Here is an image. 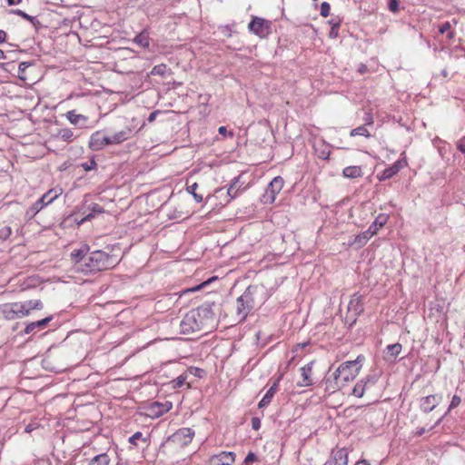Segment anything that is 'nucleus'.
I'll use <instances>...</instances> for the list:
<instances>
[{"mask_svg":"<svg viewBox=\"0 0 465 465\" xmlns=\"http://www.w3.org/2000/svg\"><path fill=\"white\" fill-rule=\"evenodd\" d=\"M221 304L215 302H205L196 309L189 311L180 322L181 333L192 335L199 332H209L215 328Z\"/></svg>","mask_w":465,"mask_h":465,"instance_id":"f257e3e1","label":"nucleus"},{"mask_svg":"<svg viewBox=\"0 0 465 465\" xmlns=\"http://www.w3.org/2000/svg\"><path fill=\"white\" fill-rule=\"evenodd\" d=\"M362 357L358 356L354 361H348L341 363L333 372V379L326 380V391L334 392L341 390L352 381L359 374L361 365L360 364Z\"/></svg>","mask_w":465,"mask_h":465,"instance_id":"f03ea898","label":"nucleus"},{"mask_svg":"<svg viewBox=\"0 0 465 465\" xmlns=\"http://www.w3.org/2000/svg\"><path fill=\"white\" fill-rule=\"evenodd\" d=\"M263 293V288L257 285L249 286L236 300V314L239 322L246 319L257 303V296Z\"/></svg>","mask_w":465,"mask_h":465,"instance_id":"7ed1b4c3","label":"nucleus"},{"mask_svg":"<svg viewBox=\"0 0 465 465\" xmlns=\"http://www.w3.org/2000/svg\"><path fill=\"white\" fill-rule=\"evenodd\" d=\"M87 261L85 266L90 272L112 269L119 262L116 255L110 254L102 250L89 253Z\"/></svg>","mask_w":465,"mask_h":465,"instance_id":"20e7f679","label":"nucleus"},{"mask_svg":"<svg viewBox=\"0 0 465 465\" xmlns=\"http://www.w3.org/2000/svg\"><path fill=\"white\" fill-rule=\"evenodd\" d=\"M63 193L60 187L52 188L42 195L31 207L33 215L40 212L45 206L52 203Z\"/></svg>","mask_w":465,"mask_h":465,"instance_id":"39448f33","label":"nucleus"},{"mask_svg":"<svg viewBox=\"0 0 465 465\" xmlns=\"http://www.w3.org/2000/svg\"><path fill=\"white\" fill-rule=\"evenodd\" d=\"M249 30L260 37H266L271 33V22L254 16L248 25Z\"/></svg>","mask_w":465,"mask_h":465,"instance_id":"423d86ee","label":"nucleus"},{"mask_svg":"<svg viewBox=\"0 0 465 465\" xmlns=\"http://www.w3.org/2000/svg\"><path fill=\"white\" fill-rule=\"evenodd\" d=\"M173 407L171 401L159 402L153 401L145 407V415L152 419H156L168 412Z\"/></svg>","mask_w":465,"mask_h":465,"instance_id":"0eeeda50","label":"nucleus"},{"mask_svg":"<svg viewBox=\"0 0 465 465\" xmlns=\"http://www.w3.org/2000/svg\"><path fill=\"white\" fill-rule=\"evenodd\" d=\"M194 430L191 428H182L171 435L168 440L180 446H187L193 440Z\"/></svg>","mask_w":465,"mask_h":465,"instance_id":"6e6552de","label":"nucleus"},{"mask_svg":"<svg viewBox=\"0 0 465 465\" xmlns=\"http://www.w3.org/2000/svg\"><path fill=\"white\" fill-rule=\"evenodd\" d=\"M283 179L281 176H276L272 179V181L269 183L266 193L264 194L265 202L270 201L272 203L275 200V196L279 193L283 187Z\"/></svg>","mask_w":465,"mask_h":465,"instance_id":"1a4fd4ad","label":"nucleus"},{"mask_svg":"<svg viewBox=\"0 0 465 465\" xmlns=\"http://www.w3.org/2000/svg\"><path fill=\"white\" fill-rule=\"evenodd\" d=\"M109 144H111L110 136L103 134L100 131L94 133L90 137L89 147L94 151H99Z\"/></svg>","mask_w":465,"mask_h":465,"instance_id":"9d476101","label":"nucleus"},{"mask_svg":"<svg viewBox=\"0 0 465 465\" xmlns=\"http://www.w3.org/2000/svg\"><path fill=\"white\" fill-rule=\"evenodd\" d=\"M235 460V453L232 451H222L210 459V465H232Z\"/></svg>","mask_w":465,"mask_h":465,"instance_id":"9b49d317","label":"nucleus"},{"mask_svg":"<svg viewBox=\"0 0 465 465\" xmlns=\"http://www.w3.org/2000/svg\"><path fill=\"white\" fill-rule=\"evenodd\" d=\"M439 404L438 395H429L420 399V407L423 412H430Z\"/></svg>","mask_w":465,"mask_h":465,"instance_id":"f8f14e48","label":"nucleus"},{"mask_svg":"<svg viewBox=\"0 0 465 465\" xmlns=\"http://www.w3.org/2000/svg\"><path fill=\"white\" fill-rule=\"evenodd\" d=\"M282 379V376H280L273 383L272 385L270 387V389L267 391V392L265 393V395L263 396V398L260 401L259 404H258V407L260 409L262 408H264L266 406H268L273 396L275 395V393L277 392L278 391V387H279V382Z\"/></svg>","mask_w":465,"mask_h":465,"instance_id":"ddd939ff","label":"nucleus"},{"mask_svg":"<svg viewBox=\"0 0 465 465\" xmlns=\"http://www.w3.org/2000/svg\"><path fill=\"white\" fill-rule=\"evenodd\" d=\"M133 135V129L129 126H125L123 130L115 133L110 136L111 144H119L128 140Z\"/></svg>","mask_w":465,"mask_h":465,"instance_id":"4468645a","label":"nucleus"},{"mask_svg":"<svg viewBox=\"0 0 465 465\" xmlns=\"http://www.w3.org/2000/svg\"><path fill=\"white\" fill-rule=\"evenodd\" d=\"M404 166L402 161H397L391 166L386 168L381 174L378 175L380 181H385L395 174H397L400 170Z\"/></svg>","mask_w":465,"mask_h":465,"instance_id":"2eb2a0df","label":"nucleus"},{"mask_svg":"<svg viewBox=\"0 0 465 465\" xmlns=\"http://www.w3.org/2000/svg\"><path fill=\"white\" fill-rule=\"evenodd\" d=\"M312 365L313 361H311L301 368L302 381L298 383L299 386L307 387L312 384V381L311 378L312 372Z\"/></svg>","mask_w":465,"mask_h":465,"instance_id":"dca6fc26","label":"nucleus"},{"mask_svg":"<svg viewBox=\"0 0 465 465\" xmlns=\"http://www.w3.org/2000/svg\"><path fill=\"white\" fill-rule=\"evenodd\" d=\"M52 318V316H49L40 321L28 323L25 328V333L29 334L32 332H35L36 330H42L45 328L46 325L51 322Z\"/></svg>","mask_w":465,"mask_h":465,"instance_id":"f3484780","label":"nucleus"},{"mask_svg":"<svg viewBox=\"0 0 465 465\" xmlns=\"http://www.w3.org/2000/svg\"><path fill=\"white\" fill-rule=\"evenodd\" d=\"M88 251L89 247L87 245H84L80 249L74 250L71 252V258L75 263L84 262V264L85 265V262H88Z\"/></svg>","mask_w":465,"mask_h":465,"instance_id":"a211bd4d","label":"nucleus"},{"mask_svg":"<svg viewBox=\"0 0 465 465\" xmlns=\"http://www.w3.org/2000/svg\"><path fill=\"white\" fill-rule=\"evenodd\" d=\"M329 465H348V452L346 449H339L333 453Z\"/></svg>","mask_w":465,"mask_h":465,"instance_id":"6ab92c4d","label":"nucleus"},{"mask_svg":"<svg viewBox=\"0 0 465 465\" xmlns=\"http://www.w3.org/2000/svg\"><path fill=\"white\" fill-rule=\"evenodd\" d=\"M388 221V215L384 213L379 214L374 222L370 225L368 231L372 233V235L376 234L380 228L383 227Z\"/></svg>","mask_w":465,"mask_h":465,"instance_id":"aec40b11","label":"nucleus"},{"mask_svg":"<svg viewBox=\"0 0 465 465\" xmlns=\"http://www.w3.org/2000/svg\"><path fill=\"white\" fill-rule=\"evenodd\" d=\"M13 306H14V302L5 304L3 306V308L1 309L2 315L5 320L11 321V320L19 319L17 312L15 310V308H13Z\"/></svg>","mask_w":465,"mask_h":465,"instance_id":"412c9836","label":"nucleus"},{"mask_svg":"<svg viewBox=\"0 0 465 465\" xmlns=\"http://www.w3.org/2000/svg\"><path fill=\"white\" fill-rule=\"evenodd\" d=\"M342 174L346 178H358L362 175V172L360 166H348L343 169Z\"/></svg>","mask_w":465,"mask_h":465,"instance_id":"4be33fe9","label":"nucleus"},{"mask_svg":"<svg viewBox=\"0 0 465 465\" xmlns=\"http://www.w3.org/2000/svg\"><path fill=\"white\" fill-rule=\"evenodd\" d=\"M12 14H15L16 15H19L23 17L24 19L30 22L35 28H37L41 24L38 21V19L35 16H32L27 15L25 12L20 10V9H15L11 11Z\"/></svg>","mask_w":465,"mask_h":465,"instance_id":"5701e85b","label":"nucleus"},{"mask_svg":"<svg viewBox=\"0 0 465 465\" xmlns=\"http://www.w3.org/2000/svg\"><path fill=\"white\" fill-rule=\"evenodd\" d=\"M66 118L69 120V122L73 124H81V121L83 124H85L87 121V117L83 114H75L74 111H69L66 113Z\"/></svg>","mask_w":465,"mask_h":465,"instance_id":"b1692460","label":"nucleus"},{"mask_svg":"<svg viewBox=\"0 0 465 465\" xmlns=\"http://www.w3.org/2000/svg\"><path fill=\"white\" fill-rule=\"evenodd\" d=\"M134 42L143 48H148L150 45V38L148 33L143 31L134 37Z\"/></svg>","mask_w":465,"mask_h":465,"instance_id":"393cba45","label":"nucleus"},{"mask_svg":"<svg viewBox=\"0 0 465 465\" xmlns=\"http://www.w3.org/2000/svg\"><path fill=\"white\" fill-rule=\"evenodd\" d=\"M372 233H371L368 230L363 232L362 233L357 235L354 239V243L359 247H361L367 243V242L372 237Z\"/></svg>","mask_w":465,"mask_h":465,"instance_id":"a878e982","label":"nucleus"},{"mask_svg":"<svg viewBox=\"0 0 465 465\" xmlns=\"http://www.w3.org/2000/svg\"><path fill=\"white\" fill-rule=\"evenodd\" d=\"M110 459L106 453L96 455L93 458L89 465H109Z\"/></svg>","mask_w":465,"mask_h":465,"instance_id":"bb28decb","label":"nucleus"},{"mask_svg":"<svg viewBox=\"0 0 465 465\" xmlns=\"http://www.w3.org/2000/svg\"><path fill=\"white\" fill-rule=\"evenodd\" d=\"M89 210L91 211V213L89 214H87L81 223L84 222V221H87V220H90L92 217H94L95 214L97 213H103L104 211V208L98 204V203H91L89 205Z\"/></svg>","mask_w":465,"mask_h":465,"instance_id":"cd10ccee","label":"nucleus"},{"mask_svg":"<svg viewBox=\"0 0 465 465\" xmlns=\"http://www.w3.org/2000/svg\"><path fill=\"white\" fill-rule=\"evenodd\" d=\"M13 308L17 312L19 319L25 317L30 313V311L27 309L25 302H14Z\"/></svg>","mask_w":465,"mask_h":465,"instance_id":"c85d7f7f","label":"nucleus"},{"mask_svg":"<svg viewBox=\"0 0 465 465\" xmlns=\"http://www.w3.org/2000/svg\"><path fill=\"white\" fill-rule=\"evenodd\" d=\"M401 348V344L399 342L388 345L386 347L387 354L391 358H396L400 354Z\"/></svg>","mask_w":465,"mask_h":465,"instance_id":"c756f323","label":"nucleus"},{"mask_svg":"<svg viewBox=\"0 0 465 465\" xmlns=\"http://www.w3.org/2000/svg\"><path fill=\"white\" fill-rule=\"evenodd\" d=\"M34 64L33 62H21L18 65V77L21 80H25V71L28 67L32 66Z\"/></svg>","mask_w":465,"mask_h":465,"instance_id":"7c9ffc66","label":"nucleus"},{"mask_svg":"<svg viewBox=\"0 0 465 465\" xmlns=\"http://www.w3.org/2000/svg\"><path fill=\"white\" fill-rule=\"evenodd\" d=\"M351 136H357V135H361V136H364V137H367L369 138L371 136V134L370 132L367 130V128L365 127V125H361L357 128H354L351 131Z\"/></svg>","mask_w":465,"mask_h":465,"instance_id":"2f4dec72","label":"nucleus"},{"mask_svg":"<svg viewBox=\"0 0 465 465\" xmlns=\"http://www.w3.org/2000/svg\"><path fill=\"white\" fill-rule=\"evenodd\" d=\"M366 386L363 384V381H360L355 384L352 390V393L354 396L358 398H361L364 395Z\"/></svg>","mask_w":465,"mask_h":465,"instance_id":"473e14b6","label":"nucleus"},{"mask_svg":"<svg viewBox=\"0 0 465 465\" xmlns=\"http://www.w3.org/2000/svg\"><path fill=\"white\" fill-rule=\"evenodd\" d=\"M25 303V305L27 306V309H29V311H33V310H42L43 309V303L40 300H29V301H25L24 302Z\"/></svg>","mask_w":465,"mask_h":465,"instance_id":"72a5a7b5","label":"nucleus"},{"mask_svg":"<svg viewBox=\"0 0 465 465\" xmlns=\"http://www.w3.org/2000/svg\"><path fill=\"white\" fill-rule=\"evenodd\" d=\"M167 65L164 64H160L155 66L151 71V74L153 75H162L163 76L166 73Z\"/></svg>","mask_w":465,"mask_h":465,"instance_id":"f704fd0d","label":"nucleus"},{"mask_svg":"<svg viewBox=\"0 0 465 465\" xmlns=\"http://www.w3.org/2000/svg\"><path fill=\"white\" fill-rule=\"evenodd\" d=\"M239 182V177H235L227 190V194L231 197V199H234L237 196L238 189L236 188V184Z\"/></svg>","mask_w":465,"mask_h":465,"instance_id":"c9c22d12","label":"nucleus"},{"mask_svg":"<svg viewBox=\"0 0 465 465\" xmlns=\"http://www.w3.org/2000/svg\"><path fill=\"white\" fill-rule=\"evenodd\" d=\"M198 188V184L196 183H193L192 185H189L187 187V191L193 194L194 200L197 203H201L203 201V195L196 193V189Z\"/></svg>","mask_w":465,"mask_h":465,"instance_id":"e433bc0d","label":"nucleus"},{"mask_svg":"<svg viewBox=\"0 0 465 465\" xmlns=\"http://www.w3.org/2000/svg\"><path fill=\"white\" fill-rule=\"evenodd\" d=\"M59 136L66 142H69L72 140L74 136V133L71 129L64 128L59 131Z\"/></svg>","mask_w":465,"mask_h":465,"instance_id":"4c0bfd02","label":"nucleus"},{"mask_svg":"<svg viewBox=\"0 0 465 465\" xmlns=\"http://www.w3.org/2000/svg\"><path fill=\"white\" fill-rule=\"evenodd\" d=\"M187 376L186 375H180L176 379L172 381L173 388L177 389L184 385L186 382Z\"/></svg>","mask_w":465,"mask_h":465,"instance_id":"58836bf2","label":"nucleus"},{"mask_svg":"<svg viewBox=\"0 0 465 465\" xmlns=\"http://www.w3.org/2000/svg\"><path fill=\"white\" fill-rule=\"evenodd\" d=\"M331 5L327 2H322L320 8V14L322 17H327L330 15Z\"/></svg>","mask_w":465,"mask_h":465,"instance_id":"ea45409f","label":"nucleus"},{"mask_svg":"<svg viewBox=\"0 0 465 465\" xmlns=\"http://www.w3.org/2000/svg\"><path fill=\"white\" fill-rule=\"evenodd\" d=\"M96 165L97 163L94 158H92L89 162L81 163V166L84 171L94 170L96 168Z\"/></svg>","mask_w":465,"mask_h":465,"instance_id":"a19ab883","label":"nucleus"},{"mask_svg":"<svg viewBox=\"0 0 465 465\" xmlns=\"http://www.w3.org/2000/svg\"><path fill=\"white\" fill-rule=\"evenodd\" d=\"M12 233V229L9 226H4L0 229V239L6 240Z\"/></svg>","mask_w":465,"mask_h":465,"instance_id":"79ce46f5","label":"nucleus"},{"mask_svg":"<svg viewBox=\"0 0 465 465\" xmlns=\"http://www.w3.org/2000/svg\"><path fill=\"white\" fill-rule=\"evenodd\" d=\"M355 303V311H362V306L360 304V297L353 298L350 303H349V310H351L352 306H354Z\"/></svg>","mask_w":465,"mask_h":465,"instance_id":"37998d69","label":"nucleus"},{"mask_svg":"<svg viewBox=\"0 0 465 465\" xmlns=\"http://www.w3.org/2000/svg\"><path fill=\"white\" fill-rule=\"evenodd\" d=\"M341 22H342V18L337 15V16L331 18L328 21V24L331 25V27H341Z\"/></svg>","mask_w":465,"mask_h":465,"instance_id":"c03bdc74","label":"nucleus"},{"mask_svg":"<svg viewBox=\"0 0 465 465\" xmlns=\"http://www.w3.org/2000/svg\"><path fill=\"white\" fill-rule=\"evenodd\" d=\"M378 377L375 374L368 375L365 379H362L363 384L367 387L369 384L373 385L377 381Z\"/></svg>","mask_w":465,"mask_h":465,"instance_id":"a18cd8bd","label":"nucleus"},{"mask_svg":"<svg viewBox=\"0 0 465 465\" xmlns=\"http://www.w3.org/2000/svg\"><path fill=\"white\" fill-rule=\"evenodd\" d=\"M460 402H461V399H460V396H458V395H454V396L452 397V399H451V401H450V406H449L448 411H450V410H452V409H454V408L458 407V406L460 404Z\"/></svg>","mask_w":465,"mask_h":465,"instance_id":"49530a36","label":"nucleus"},{"mask_svg":"<svg viewBox=\"0 0 465 465\" xmlns=\"http://www.w3.org/2000/svg\"><path fill=\"white\" fill-rule=\"evenodd\" d=\"M143 439V433L140 431L135 432L129 438V442L134 445H137V440Z\"/></svg>","mask_w":465,"mask_h":465,"instance_id":"de8ad7c7","label":"nucleus"},{"mask_svg":"<svg viewBox=\"0 0 465 465\" xmlns=\"http://www.w3.org/2000/svg\"><path fill=\"white\" fill-rule=\"evenodd\" d=\"M389 10L396 13L399 10V0H389L388 4Z\"/></svg>","mask_w":465,"mask_h":465,"instance_id":"09e8293b","label":"nucleus"},{"mask_svg":"<svg viewBox=\"0 0 465 465\" xmlns=\"http://www.w3.org/2000/svg\"><path fill=\"white\" fill-rule=\"evenodd\" d=\"M257 456L253 452H249L244 459L243 465H249L250 462L257 461Z\"/></svg>","mask_w":465,"mask_h":465,"instance_id":"8fccbe9b","label":"nucleus"},{"mask_svg":"<svg viewBox=\"0 0 465 465\" xmlns=\"http://www.w3.org/2000/svg\"><path fill=\"white\" fill-rule=\"evenodd\" d=\"M457 149L463 154H465V136L461 137L457 142Z\"/></svg>","mask_w":465,"mask_h":465,"instance_id":"3c124183","label":"nucleus"},{"mask_svg":"<svg viewBox=\"0 0 465 465\" xmlns=\"http://www.w3.org/2000/svg\"><path fill=\"white\" fill-rule=\"evenodd\" d=\"M251 423L252 428L255 430H258L261 428V420L258 417L252 418Z\"/></svg>","mask_w":465,"mask_h":465,"instance_id":"603ef678","label":"nucleus"},{"mask_svg":"<svg viewBox=\"0 0 465 465\" xmlns=\"http://www.w3.org/2000/svg\"><path fill=\"white\" fill-rule=\"evenodd\" d=\"M339 30L340 27H331V30L329 32V37L335 39L339 36Z\"/></svg>","mask_w":465,"mask_h":465,"instance_id":"864d4df0","label":"nucleus"},{"mask_svg":"<svg viewBox=\"0 0 465 465\" xmlns=\"http://www.w3.org/2000/svg\"><path fill=\"white\" fill-rule=\"evenodd\" d=\"M450 23H449V22H445V23H443V24L440 26V28H439V32H440V34H442V35H443V34H445L446 32H449V31H450Z\"/></svg>","mask_w":465,"mask_h":465,"instance_id":"5fc2aeb1","label":"nucleus"},{"mask_svg":"<svg viewBox=\"0 0 465 465\" xmlns=\"http://www.w3.org/2000/svg\"><path fill=\"white\" fill-rule=\"evenodd\" d=\"M218 132L220 134L225 136V135H229L230 137H232L233 136V133L232 132H228L227 131V128L225 126H220L219 129H218Z\"/></svg>","mask_w":465,"mask_h":465,"instance_id":"6e6d98bb","label":"nucleus"},{"mask_svg":"<svg viewBox=\"0 0 465 465\" xmlns=\"http://www.w3.org/2000/svg\"><path fill=\"white\" fill-rule=\"evenodd\" d=\"M364 121H365V124H364L365 126L371 125L373 124V117H372L371 114L366 113L365 116H364Z\"/></svg>","mask_w":465,"mask_h":465,"instance_id":"4d7b16f0","label":"nucleus"},{"mask_svg":"<svg viewBox=\"0 0 465 465\" xmlns=\"http://www.w3.org/2000/svg\"><path fill=\"white\" fill-rule=\"evenodd\" d=\"M158 113H159L158 111H154V112L151 113V114H149L148 118H147V121H148L149 123H153V122L155 120V118H156V116H157V114H158Z\"/></svg>","mask_w":465,"mask_h":465,"instance_id":"13d9d810","label":"nucleus"},{"mask_svg":"<svg viewBox=\"0 0 465 465\" xmlns=\"http://www.w3.org/2000/svg\"><path fill=\"white\" fill-rule=\"evenodd\" d=\"M6 33L4 30H0V44L4 43L6 39Z\"/></svg>","mask_w":465,"mask_h":465,"instance_id":"bf43d9fd","label":"nucleus"},{"mask_svg":"<svg viewBox=\"0 0 465 465\" xmlns=\"http://www.w3.org/2000/svg\"><path fill=\"white\" fill-rule=\"evenodd\" d=\"M329 155H330V151H328V152L322 151V152L321 153V154H320V157H321L322 159H324V160H325V159H328V158H329Z\"/></svg>","mask_w":465,"mask_h":465,"instance_id":"052dcab7","label":"nucleus"},{"mask_svg":"<svg viewBox=\"0 0 465 465\" xmlns=\"http://www.w3.org/2000/svg\"><path fill=\"white\" fill-rule=\"evenodd\" d=\"M426 431V430L424 428H420L418 429L416 431H415V435L420 437L421 436L424 432Z\"/></svg>","mask_w":465,"mask_h":465,"instance_id":"680f3d73","label":"nucleus"},{"mask_svg":"<svg viewBox=\"0 0 465 465\" xmlns=\"http://www.w3.org/2000/svg\"><path fill=\"white\" fill-rule=\"evenodd\" d=\"M9 5H18L22 2V0H6Z\"/></svg>","mask_w":465,"mask_h":465,"instance_id":"e2e57ef3","label":"nucleus"},{"mask_svg":"<svg viewBox=\"0 0 465 465\" xmlns=\"http://www.w3.org/2000/svg\"><path fill=\"white\" fill-rule=\"evenodd\" d=\"M366 71H367V66H366V65H364V64H361V66L359 67V72H360L361 74H363V73H365Z\"/></svg>","mask_w":465,"mask_h":465,"instance_id":"0e129e2a","label":"nucleus"},{"mask_svg":"<svg viewBox=\"0 0 465 465\" xmlns=\"http://www.w3.org/2000/svg\"><path fill=\"white\" fill-rule=\"evenodd\" d=\"M355 465H370V464L367 462V460H361L357 461Z\"/></svg>","mask_w":465,"mask_h":465,"instance_id":"69168bd1","label":"nucleus"},{"mask_svg":"<svg viewBox=\"0 0 465 465\" xmlns=\"http://www.w3.org/2000/svg\"><path fill=\"white\" fill-rule=\"evenodd\" d=\"M223 32L226 35H228V36H230V35H231L230 29H229V26H228V25L224 26V28H223Z\"/></svg>","mask_w":465,"mask_h":465,"instance_id":"338daca9","label":"nucleus"},{"mask_svg":"<svg viewBox=\"0 0 465 465\" xmlns=\"http://www.w3.org/2000/svg\"><path fill=\"white\" fill-rule=\"evenodd\" d=\"M34 430V427L33 425L29 424L25 427V431L26 432H31L32 430Z\"/></svg>","mask_w":465,"mask_h":465,"instance_id":"774afa93","label":"nucleus"}]
</instances>
